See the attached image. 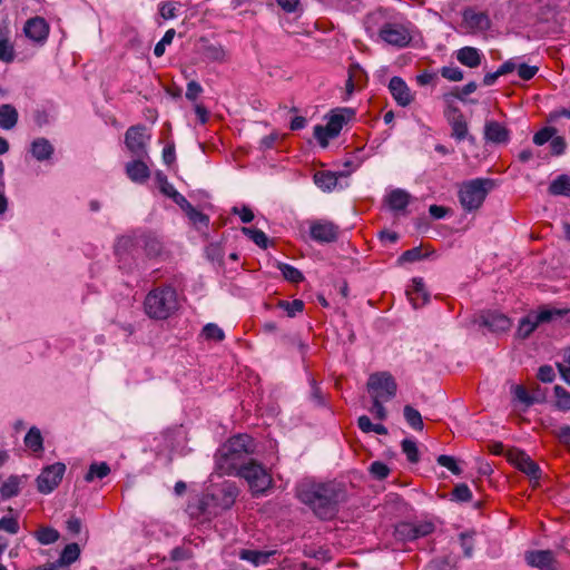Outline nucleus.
<instances>
[{
	"mask_svg": "<svg viewBox=\"0 0 570 570\" xmlns=\"http://www.w3.org/2000/svg\"><path fill=\"white\" fill-rule=\"evenodd\" d=\"M144 308L153 320H167L178 309V295L173 286H159L145 297Z\"/></svg>",
	"mask_w": 570,
	"mask_h": 570,
	"instance_id": "20e7f679",
	"label": "nucleus"
},
{
	"mask_svg": "<svg viewBox=\"0 0 570 570\" xmlns=\"http://www.w3.org/2000/svg\"><path fill=\"white\" fill-rule=\"evenodd\" d=\"M528 566L539 570H559V562L551 550H530L524 553Z\"/></svg>",
	"mask_w": 570,
	"mask_h": 570,
	"instance_id": "4468645a",
	"label": "nucleus"
},
{
	"mask_svg": "<svg viewBox=\"0 0 570 570\" xmlns=\"http://www.w3.org/2000/svg\"><path fill=\"white\" fill-rule=\"evenodd\" d=\"M202 57L209 62L226 61V50L219 43L205 42L202 47Z\"/></svg>",
	"mask_w": 570,
	"mask_h": 570,
	"instance_id": "a878e982",
	"label": "nucleus"
},
{
	"mask_svg": "<svg viewBox=\"0 0 570 570\" xmlns=\"http://www.w3.org/2000/svg\"><path fill=\"white\" fill-rule=\"evenodd\" d=\"M202 334L208 341L222 342L225 338L223 330L214 323L206 324Z\"/></svg>",
	"mask_w": 570,
	"mask_h": 570,
	"instance_id": "a18cd8bd",
	"label": "nucleus"
},
{
	"mask_svg": "<svg viewBox=\"0 0 570 570\" xmlns=\"http://www.w3.org/2000/svg\"><path fill=\"white\" fill-rule=\"evenodd\" d=\"M441 75L450 81H460L463 79V72L458 67H443L441 69Z\"/></svg>",
	"mask_w": 570,
	"mask_h": 570,
	"instance_id": "680f3d73",
	"label": "nucleus"
},
{
	"mask_svg": "<svg viewBox=\"0 0 570 570\" xmlns=\"http://www.w3.org/2000/svg\"><path fill=\"white\" fill-rule=\"evenodd\" d=\"M402 451L406 455L407 460L411 463H417L419 462V449L416 446V443L412 440L405 439L402 441Z\"/></svg>",
	"mask_w": 570,
	"mask_h": 570,
	"instance_id": "3c124183",
	"label": "nucleus"
},
{
	"mask_svg": "<svg viewBox=\"0 0 570 570\" xmlns=\"http://www.w3.org/2000/svg\"><path fill=\"white\" fill-rule=\"evenodd\" d=\"M188 511L193 518L200 521L210 520L219 513L209 493L198 498L195 503H190L188 505Z\"/></svg>",
	"mask_w": 570,
	"mask_h": 570,
	"instance_id": "f3484780",
	"label": "nucleus"
},
{
	"mask_svg": "<svg viewBox=\"0 0 570 570\" xmlns=\"http://www.w3.org/2000/svg\"><path fill=\"white\" fill-rule=\"evenodd\" d=\"M14 48L10 40L0 33V60L3 62H12L14 60Z\"/></svg>",
	"mask_w": 570,
	"mask_h": 570,
	"instance_id": "37998d69",
	"label": "nucleus"
},
{
	"mask_svg": "<svg viewBox=\"0 0 570 570\" xmlns=\"http://www.w3.org/2000/svg\"><path fill=\"white\" fill-rule=\"evenodd\" d=\"M567 314L566 309L543 306L537 312H530L520 320L517 336L521 340L528 338L540 324L550 323Z\"/></svg>",
	"mask_w": 570,
	"mask_h": 570,
	"instance_id": "423d86ee",
	"label": "nucleus"
},
{
	"mask_svg": "<svg viewBox=\"0 0 570 570\" xmlns=\"http://www.w3.org/2000/svg\"><path fill=\"white\" fill-rule=\"evenodd\" d=\"M436 462L439 465L446 468L455 475H460L462 473V469L458 465L453 456L441 454L436 458Z\"/></svg>",
	"mask_w": 570,
	"mask_h": 570,
	"instance_id": "864d4df0",
	"label": "nucleus"
},
{
	"mask_svg": "<svg viewBox=\"0 0 570 570\" xmlns=\"http://www.w3.org/2000/svg\"><path fill=\"white\" fill-rule=\"evenodd\" d=\"M422 258V252L420 247H413L405 250L400 257L399 263H413Z\"/></svg>",
	"mask_w": 570,
	"mask_h": 570,
	"instance_id": "bf43d9fd",
	"label": "nucleus"
},
{
	"mask_svg": "<svg viewBox=\"0 0 570 570\" xmlns=\"http://www.w3.org/2000/svg\"><path fill=\"white\" fill-rule=\"evenodd\" d=\"M354 112L351 109H341L337 112H333L326 126L317 125L314 127V137L317 139L322 147L328 145V139L337 137L343 126L352 118Z\"/></svg>",
	"mask_w": 570,
	"mask_h": 570,
	"instance_id": "6e6552de",
	"label": "nucleus"
},
{
	"mask_svg": "<svg viewBox=\"0 0 570 570\" xmlns=\"http://www.w3.org/2000/svg\"><path fill=\"white\" fill-rule=\"evenodd\" d=\"M314 183L322 190L331 191L337 185V176L332 171H317L314 175Z\"/></svg>",
	"mask_w": 570,
	"mask_h": 570,
	"instance_id": "72a5a7b5",
	"label": "nucleus"
},
{
	"mask_svg": "<svg viewBox=\"0 0 570 570\" xmlns=\"http://www.w3.org/2000/svg\"><path fill=\"white\" fill-rule=\"evenodd\" d=\"M238 492V488L234 482H224L220 487L215 489L214 492L209 493V495L213 498L216 509L220 512L233 507Z\"/></svg>",
	"mask_w": 570,
	"mask_h": 570,
	"instance_id": "2eb2a0df",
	"label": "nucleus"
},
{
	"mask_svg": "<svg viewBox=\"0 0 570 570\" xmlns=\"http://www.w3.org/2000/svg\"><path fill=\"white\" fill-rule=\"evenodd\" d=\"M20 492V479L17 475L9 476L0 488V494L3 499H10Z\"/></svg>",
	"mask_w": 570,
	"mask_h": 570,
	"instance_id": "f704fd0d",
	"label": "nucleus"
},
{
	"mask_svg": "<svg viewBox=\"0 0 570 570\" xmlns=\"http://www.w3.org/2000/svg\"><path fill=\"white\" fill-rule=\"evenodd\" d=\"M206 256L212 262L222 263L224 256L223 248L219 244H210L206 247Z\"/></svg>",
	"mask_w": 570,
	"mask_h": 570,
	"instance_id": "0e129e2a",
	"label": "nucleus"
},
{
	"mask_svg": "<svg viewBox=\"0 0 570 570\" xmlns=\"http://www.w3.org/2000/svg\"><path fill=\"white\" fill-rule=\"evenodd\" d=\"M553 392L557 399L556 407L562 412L570 411V392L561 385H556Z\"/></svg>",
	"mask_w": 570,
	"mask_h": 570,
	"instance_id": "58836bf2",
	"label": "nucleus"
},
{
	"mask_svg": "<svg viewBox=\"0 0 570 570\" xmlns=\"http://www.w3.org/2000/svg\"><path fill=\"white\" fill-rule=\"evenodd\" d=\"M65 471L66 465L60 462L45 468L37 478L38 491L43 494L52 492L61 482Z\"/></svg>",
	"mask_w": 570,
	"mask_h": 570,
	"instance_id": "9b49d317",
	"label": "nucleus"
},
{
	"mask_svg": "<svg viewBox=\"0 0 570 570\" xmlns=\"http://www.w3.org/2000/svg\"><path fill=\"white\" fill-rule=\"evenodd\" d=\"M468 32H484L491 27V19L484 11H476L473 7H466L462 11V24Z\"/></svg>",
	"mask_w": 570,
	"mask_h": 570,
	"instance_id": "ddd939ff",
	"label": "nucleus"
},
{
	"mask_svg": "<svg viewBox=\"0 0 570 570\" xmlns=\"http://www.w3.org/2000/svg\"><path fill=\"white\" fill-rule=\"evenodd\" d=\"M240 232L261 248H267L268 238L263 230L252 227H242Z\"/></svg>",
	"mask_w": 570,
	"mask_h": 570,
	"instance_id": "ea45409f",
	"label": "nucleus"
},
{
	"mask_svg": "<svg viewBox=\"0 0 570 570\" xmlns=\"http://www.w3.org/2000/svg\"><path fill=\"white\" fill-rule=\"evenodd\" d=\"M110 473V468L106 462L90 464L88 472L85 475L87 482H92L95 479H104Z\"/></svg>",
	"mask_w": 570,
	"mask_h": 570,
	"instance_id": "4c0bfd02",
	"label": "nucleus"
},
{
	"mask_svg": "<svg viewBox=\"0 0 570 570\" xmlns=\"http://www.w3.org/2000/svg\"><path fill=\"white\" fill-rule=\"evenodd\" d=\"M554 436L566 446H570V425H561L553 431Z\"/></svg>",
	"mask_w": 570,
	"mask_h": 570,
	"instance_id": "774afa93",
	"label": "nucleus"
},
{
	"mask_svg": "<svg viewBox=\"0 0 570 570\" xmlns=\"http://www.w3.org/2000/svg\"><path fill=\"white\" fill-rule=\"evenodd\" d=\"M19 114L10 104L0 105V128L11 130L18 122Z\"/></svg>",
	"mask_w": 570,
	"mask_h": 570,
	"instance_id": "bb28decb",
	"label": "nucleus"
},
{
	"mask_svg": "<svg viewBox=\"0 0 570 570\" xmlns=\"http://www.w3.org/2000/svg\"><path fill=\"white\" fill-rule=\"evenodd\" d=\"M30 151L37 160L43 161L52 156L53 147L48 139L37 138L32 141Z\"/></svg>",
	"mask_w": 570,
	"mask_h": 570,
	"instance_id": "c756f323",
	"label": "nucleus"
},
{
	"mask_svg": "<svg viewBox=\"0 0 570 570\" xmlns=\"http://www.w3.org/2000/svg\"><path fill=\"white\" fill-rule=\"evenodd\" d=\"M367 21L382 23L379 38L389 46L405 48L412 41L411 22L397 14H391L387 9L379 8L368 14Z\"/></svg>",
	"mask_w": 570,
	"mask_h": 570,
	"instance_id": "7ed1b4c3",
	"label": "nucleus"
},
{
	"mask_svg": "<svg viewBox=\"0 0 570 570\" xmlns=\"http://www.w3.org/2000/svg\"><path fill=\"white\" fill-rule=\"evenodd\" d=\"M432 570H458V559L452 556L435 558L431 561Z\"/></svg>",
	"mask_w": 570,
	"mask_h": 570,
	"instance_id": "a19ab883",
	"label": "nucleus"
},
{
	"mask_svg": "<svg viewBox=\"0 0 570 570\" xmlns=\"http://www.w3.org/2000/svg\"><path fill=\"white\" fill-rule=\"evenodd\" d=\"M406 295L414 308L424 306L430 299V294L425 289V285L421 278L413 279V285L406 291Z\"/></svg>",
	"mask_w": 570,
	"mask_h": 570,
	"instance_id": "4be33fe9",
	"label": "nucleus"
},
{
	"mask_svg": "<svg viewBox=\"0 0 570 570\" xmlns=\"http://www.w3.org/2000/svg\"><path fill=\"white\" fill-rule=\"evenodd\" d=\"M296 497L322 520L333 519L340 504L347 500L345 485L337 481L316 482L305 479L296 487Z\"/></svg>",
	"mask_w": 570,
	"mask_h": 570,
	"instance_id": "f257e3e1",
	"label": "nucleus"
},
{
	"mask_svg": "<svg viewBox=\"0 0 570 570\" xmlns=\"http://www.w3.org/2000/svg\"><path fill=\"white\" fill-rule=\"evenodd\" d=\"M460 542H461V547L463 549L464 557L471 558L473 554V549H474L472 535H470L468 533H461Z\"/></svg>",
	"mask_w": 570,
	"mask_h": 570,
	"instance_id": "338daca9",
	"label": "nucleus"
},
{
	"mask_svg": "<svg viewBox=\"0 0 570 570\" xmlns=\"http://www.w3.org/2000/svg\"><path fill=\"white\" fill-rule=\"evenodd\" d=\"M493 187L494 181L490 178H475L463 183L459 190L461 206L468 212L476 210Z\"/></svg>",
	"mask_w": 570,
	"mask_h": 570,
	"instance_id": "39448f33",
	"label": "nucleus"
},
{
	"mask_svg": "<svg viewBox=\"0 0 570 570\" xmlns=\"http://www.w3.org/2000/svg\"><path fill=\"white\" fill-rule=\"evenodd\" d=\"M157 180L159 183L160 191L169 198H173L174 194L178 193L161 173L157 174Z\"/></svg>",
	"mask_w": 570,
	"mask_h": 570,
	"instance_id": "69168bd1",
	"label": "nucleus"
},
{
	"mask_svg": "<svg viewBox=\"0 0 570 570\" xmlns=\"http://www.w3.org/2000/svg\"><path fill=\"white\" fill-rule=\"evenodd\" d=\"M147 127L145 125H135L127 129L125 134V145L127 149L137 158L147 156Z\"/></svg>",
	"mask_w": 570,
	"mask_h": 570,
	"instance_id": "9d476101",
	"label": "nucleus"
},
{
	"mask_svg": "<svg viewBox=\"0 0 570 570\" xmlns=\"http://www.w3.org/2000/svg\"><path fill=\"white\" fill-rule=\"evenodd\" d=\"M403 414H404L405 421L412 429L419 430V431L423 430V426H424L423 420H422L421 413L416 409H414L411 405H405L403 409Z\"/></svg>",
	"mask_w": 570,
	"mask_h": 570,
	"instance_id": "e433bc0d",
	"label": "nucleus"
},
{
	"mask_svg": "<svg viewBox=\"0 0 570 570\" xmlns=\"http://www.w3.org/2000/svg\"><path fill=\"white\" fill-rule=\"evenodd\" d=\"M452 115L448 116L449 124L451 126V137L456 141H462L468 139L471 144L475 142V138L472 135H469L468 122L463 116V114L458 108L451 109Z\"/></svg>",
	"mask_w": 570,
	"mask_h": 570,
	"instance_id": "dca6fc26",
	"label": "nucleus"
},
{
	"mask_svg": "<svg viewBox=\"0 0 570 570\" xmlns=\"http://www.w3.org/2000/svg\"><path fill=\"white\" fill-rule=\"evenodd\" d=\"M144 249L147 256L156 257L161 254L163 245L157 238L147 236L144 239Z\"/></svg>",
	"mask_w": 570,
	"mask_h": 570,
	"instance_id": "8fccbe9b",
	"label": "nucleus"
},
{
	"mask_svg": "<svg viewBox=\"0 0 570 570\" xmlns=\"http://www.w3.org/2000/svg\"><path fill=\"white\" fill-rule=\"evenodd\" d=\"M479 324L493 333L505 332L511 327L510 318L499 312H485L481 314Z\"/></svg>",
	"mask_w": 570,
	"mask_h": 570,
	"instance_id": "6ab92c4d",
	"label": "nucleus"
},
{
	"mask_svg": "<svg viewBox=\"0 0 570 570\" xmlns=\"http://www.w3.org/2000/svg\"><path fill=\"white\" fill-rule=\"evenodd\" d=\"M278 269L281 271L283 277L291 283L297 284L304 279L302 272L289 264L279 263Z\"/></svg>",
	"mask_w": 570,
	"mask_h": 570,
	"instance_id": "79ce46f5",
	"label": "nucleus"
},
{
	"mask_svg": "<svg viewBox=\"0 0 570 570\" xmlns=\"http://www.w3.org/2000/svg\"><path fill=\"white\" fill-rule=\"evenodd\" d=\"M368 471L376 480H384L390 474V468L381 461L372 462Z\"/></svg>",
	"mask_w": 570,
	"mask_h": 570,
	"instance_id": "5fc2aeb1",
	"label": "nucleus"
},
{
	"mask_svg": "<svg viewBox=\"0 0 570 570\" xmlns=\"http://www.w3.org/2000/svg\"><path fill=\"white\" fill-rule=\"evenodd\" d=\"M456 59L469 68H476L481 63V55L474 47H463L456 53Z\"/></svg>",
	"mask_w": 570,
	"mask_h": 570,
	"instance_id": "7c9ffc66",
	"label": "nucleus"
},
{
	"mask_svg": "<svg viewBox=\"0 0 570 570\" xmlns=\"http://www.w3.org/2000/svg\"><path fill=\"white\" fill-rule=\"evenodd\" d=\"M548 190L553 196L570 197V177L568 175L558 176L551 181Z\"/></svg>",
	"mask_w": 570,
	"mask_h": 570,
	"instance_id": "473e14b6",
	"label": "nucleus"
},
{
	"mask_svg": "<svg viewBox=\"0 0 570 570\" xmlns=\"http://www.w3.org/2000/svg\"><path fill=\"white\" fill-rule=\"evenodd\" d=\"M126 174L131 181L137 184H142L150 177V170L141 158L128 163L126 165Z\"/></svg>",
	"mask_w": 570,
	"mask_h": 570,
	"instance_id": "5701e85b",
	"label": "nucleus"
},
{
	"mask_svg": "<svg viewBox=\"0 0 570 570\" xmlns=\"http://www.w3.org/2000/svg\"><path fill=\"white\" fill-rule=\"evenodd\" d=\"M33 535L41 544L55 543L60 537L59 532L51 527H40Z\"/></svg>",
	"mask_w": 570,
	"mask_h": 570,
	"instance_id": "c9c22d12",
	"label": "nucleus"
},
{
	"mask_svg": "<svg viewBox=\"0 0 570 570\" xmlns=\"http://www.w3.org/2000/svg\"><path fill=\"white\" fill-rule=\"evenodd\" d=\"M435 530V527L432 522L424 521V522H413V538L414 540L419 538H424L429 534H431Z\"/></svg>",
	"mask_w": 570,
	"mask_h": 570,
	"instance_id": "603ef678",
	"label": "nucleus"
},
{
	"mask_svg": "<svg viewBox=\"0 0 570 570\" xmlns=\"http://www.w3.org/2000/svg\"><path fill=\"white\" fill-rule=\"evenodd\" d=\"M236 475L247 481L253 495L256 497L265 494L273 483V479L266 469L254 460H249Z\"/></svg>",
	"mask_w": 570,
	"mask_h": 570,
	"instance_id": "0eeeda50",
	"label": "nucleus"
},
{
	"mask_svg": "<svg viewBox=\"0 0 570 570\" xmlns=\"http://www.w3.org/2000/svg\"><path fill=\"white\" fill-rule=\"evenodd\" d=\"M175 29H168L160 41H158L154 48V53L156 57H161L165 53V49L167 45L173 42L175 37Z\"/></svg>",
	"mask_w": 570,
	"mask_h": 570,
	"instance_id": "4d7b16f0",
	"label": "nucleus"
},
{
	"mask_svg": "<svg viewBox=\"0 0 570 570\" xmlns=\"http://www.w3.org/2000/svg\"><path fill=\"white\" fill-rule=\"evenodd\" d=\"M23 32L27 38L35 42H43L49 35V24L41 17H33L27 20Z\"/></svg>",
	"mask_w": 570,
	"mask_h": 570,
	"instance_id": "aec40b11",
	"label": "nucleus"
},
{
	"mask_svg": "<svg viewBox=\"0 0 570 570\" xmlns=\"http://www.w3.org/2000/svg\"><path fill=\"white\" fill-rule=\"evenodd\" d=\"M394 535L401 541H413V522H400L396 524Z\"/></svg>",
	"mask_w": 570,
	"mask_h": 570,
	"instance_id": "c03bdc74",
	"label": "nucleus"
},
{
	"mask_svg": "<svg viewBox=\"0 0 570 570\" xmlns=\"http://www.w3.org/2000/svg\"><path fill=\"white\" fill-rule=\"evenodd\" d=\"M484 139L494 145H507L510 141V130L499 121L488 120L484 124Z\"/></svg>",
	"mask_w": 570,
	"mask_h": 570,
	"instance_id": "a211bd4d",
	"label": "nucleus"
},
{
	"mask_svg": "<svg viewBox=\"0 0 570 570\" xmlns=\"http://www.w3.org/2000/svg\"><path fill=\"white\" fill-rule=\"evenodd\" d=\"M255 440L248 434H237L228 439L215 453V471L219 475L237 474L255 452Z\"/></svg>",
	"mask_w": 570,
	"mask_h": 570,
	"instance_id": "f03ea898",
	"label": "nucleus"
},
{
	"mask_svg": "<svg viewBox=\"0 0 570 570\" xmlns=\"http://www.w3.org/2000/svg\"><path fill=\"white\" fill-rule=\"evenodd\" d=\"M389 90L397 105L402 107L409 106L414 97L406 82L401 77H392L389 83Z\"/></svg>",
	"mask_w": 570,
	"mask_h": 570,
	"instance_id": "412c9836",
	"label": "nucleus"
},
{
	"mask_svg": "<svg viewBox=\"0 0 570 570\" xmlns=\"http://www.w3.org/2000/svg\"><path fill=\"white\" fill-rule=\"evenodd\" d=\"M340 226L327 219L309 222V237L316 243H334L338 239Z\"/></svg>",
	"mask_w": 570,
	"mask_h": 570,
	"instance_id": "f8f14e48",
	"label": "nucleus"
},
{
	"mask_svg": "<svg viewBox=\"0 0 570 570\" xmlns=\"http://www.w3.org/2000/svg\"><path fill=\"white\" fill-rule=\"evenodd\" d=\"M188 219L198 228L207 227L209 224V217L204 213L196 209L194 206L185 213Z\"/></svg>",
	"mask_w": 570,
	"mask_h": 570,
	"instance_id": "de8ad7c7",
	"label": "nucleus"
},
{
	"mask_svg": "<svg viewBox=\"0 0 570 570\" xmlns=\"http://www.w3.org/2000/svg\"><path fill=\"white\" fill-rule=\"evenodd\" d=\"M278 306L284 309L289 317H294L297 313L304 309V302L302 299L294 301H279Z\"/></svg>",
	"mask_w": 570,
	"mask_h": 570,
	"instance_id": "09e8293b",
	"label": "nucleus"
},
{
	"mask_svg": "<svg viewBox=\"0 0 570 570\" xmlns=\"http://www.w3.org/2000/svg\"><path fill=\"white\" fill-rule=\"evenodd\" d=\"M411 195L403 189H394L392 190L385 198V203L389 208L393 212H405L407 205L410 204Z\"/></svg>",
	"mask_w": 570,
	"mask_h": 570,
	"instance_id": "b1692460",
	"label": "nucleus"
},
{
	"mask_svg": "<svg viewBox=\"0 0 570 570\" xmlns=\"http://www.w3.org/2000/svg\"><path fill=\"white\" fill-rule=\"evenodd\" d=\"M566 140L561 136H553L550 141L551 154L553 156H560L566 151Z\"/></svg>",
	"mask_w": 570,
	"mask_h": 570,
	"instance_id": "e2e57ef3",
	"label": "nucleus"
},
{
	"mask_svg": "<svg viewBox=\"0 0 570 570\" xmlns=\"http://www.w3.org/2000/svg\"><path fill=\"white\" fill-rule=\"evenodd\" d=\"M557 129L554 127H544L533 136V142L537 146H542L548 141H551L552 137L556 135Z\"/></svg>",
	"mask_w": 570,
	"mask_h": 570,
	"instance_id": "6e6d98bb",
	"label": "nucleus"
},
{
	"mask_svg": "<svg viewBox=\"0 0 570 570\" xmlns=\"http://www.w3.org/2000/svg\"><path fill=\"white\" fill-rule=\"evenodd\" d=\"M79 546L77 543H69L63 548L60 558L52 563L57 570H62L70 563L75 562L79 558Z\"/></svg>",
	"mask_w": 570,
	"mask_h": 570,
	"instance_id": "cd10ccee",
	"label": "nucleus"
},
{
	"mask_svg": "<svg viewBox=\"0 0 570 570\" xmlns=\"http://www.w3.org/2000/svg\"><path fill=\"white\" fill-rule=\"evenodd\" d=\"M452 495L456 501L461 502H469L472 499V492L465 483L455 485Z\"/></svg>",
	"mask_w": 570,
	"mask_h": 570,
	"instance_id": "13d9d810",
	"label": "nucleus"
},
{
	"mask_svg": "<svg viewBox=\"0 0 570 570\" xmlns=\"http://www.w3.org/2000/svg\"><path fill=\"white\" fill-rule=\"evenodd\" d=\"M19 521L18 517L13 515H4L0 518V531L7 532L9 534H17L19 532Z\"/></svg>",
	"mask_w": 570,
	"mask_h": 570,
	"instance_id": "49530a36",
	"label": "nucleus"
},
{
	"mask_svg": "<svg viewBox=\"0 0 570 570\" xmlns=\"http://www.w3.org/2000/svg\"><path fill=\"white\" fill-rule=\"evenodd\" d=\"M23 442L24 445L35 454L43 451V438L40 430L36 426L29 429Z\"/></svg>",
	"mask_w": 570,
	"mask_h": 570,
	"instance_id": "2f4dec72",
	"label": "nucleus"
},
{
	"mask_svg": "<svg viewBox=\"0 0 570 570\" xmlns=\"http://www.w3.org/2000/svg\"><path fill=\"white\" fill-rule=\"evenodd\" d=\"M515 464L520 471L525 473L532 479L539 480L541 470L540 466L531 460L524 452H518L515 456Z\"/></svg>",
	"mask_w": 570,
	"mask_h": 570,
	"instance_id": "393cba45",
	"label": "nucleus"
},
{
	"mask_svg": "<svg viewBox=\"0 0 570 570\" xmlns=\"http://www.w3.org/2000/svg\"><path fill=\"white\" fill-rule=\"evenodd\" d=\"M397 384L389 372H377L370 375L367 391L372 399L390 401L396 395Z\"/></svg>",
	"mask_w": 570,
	"mask_h": 570,
	"instance_id": "1a4fd4ad",
	"label": "nucleus"
},
{
	"mask_svg": "<svg viewBox=\"0 0 570 570\" xmlns=\"http://www.w3.org/2000/svg\"><path fill=\"white\" fill-rule=\"evenodd\" d=\"M373 404L370 409V412L373 414V416L377 420H385L387 412L386 409L383 406V400L382 399H372Z\"/></svg>",
	"mask_w": 570,
	"mask_h": 570,
	"instance_id": "052dcab7",
	"label": "nucleus"
},
{
	"mask_svg": "<svg viewBox=\"0 0 570 570\" xmlns=\"http://www.w3.org/2000/svg\"><path fill=\"white\" fill-rule=\"evenodd\" d=\"M274 554H276L275 550L259 551L244 549L239 552V558L253 563L254 566H261L266 564L269 561V558Z\"/></svg>",
	"mask_w": 570,
	"mask_h": 570,
	"instance_id": "c85d7f7f",
	"label": "nucleus"
}]
</instances>
